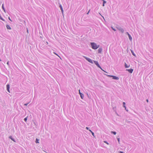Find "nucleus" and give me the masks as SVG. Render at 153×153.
Here are the masks:
<instances>
[{
	"mask_svg": "<svg viewBox=\"0 0 153 153\" xmlns=\"http://www.w3.org/2000/svg\"><path fill=\"white\" fill-rule=\"evenodd\" d=\"M90 45L91 46V48L94 50L97 49L100 47L99 45H97V44L95 42H91Z\"/></svg>",
	"mask_w": 153,
	"mask_h": 153,
	"instance_id": "nucleus-1",
	"label": "nucleus"
},
{
	"mask_svg": "<svg viewBox=\"0 0 153 153\" xmlns=\"http://www.w3.org/2000/svg\"><path fill=\"white\" fill-rule=\"evenodd\" d=\"M107 76L109 77H112V79H114L118 80L119 79V78L118 77L115 76L107 75Z\"/></svg>",
	"mask_w": 153,
	"mask_h": 153,
	"instance_id": "nucleus-2",
	"label": "nucleus"
},
{
	"mask_svg": "<svg viewBox=\"0 0 153 153\" xmlns=\"http://www.w3.org/2000/svg\"><path fill=\"white\" fill-rule=\"evenodd\" d=\"M83 57L85 58L87 61H88L89 62L91 63H93V61L92 59L89 58H88L85 56H83Z\"/></svg>",
	"mask_w": 153,
	"mask_h": 153,
	"instance_id": "nucleus-3",
	"label": "nucleus"
},
{
	"mask_svg": "<svg viewBox=\"0 0 153 153\" xmlns=\"http://www.w3.org/2000/svg\"><path fill=\"white\" fill-rule=\"evenodd\" d=\"M116 28L117 29L120 31V32H121L122 33H123L124 32V30L123 28H122L121 27L118 26L117 27H116Z\"/></svg>",
	"mask_w": 153,
	"mask_h": 153,
	"instance_id": "nucleus-4",
	"label": "nucleus"
},
{
	"mask_svg": "<svg viewBox=\"0 0 153 153\" xmlns=\"http://www.w3.org/2000/svg\"><path fill=\"white\" fill-rule=\"evenodd\" d=\"M93 61L94 62L95 64L97 66V67H98L99 68H100V69H101L102 70L101 67L100 66V65L99 64L97 61H94V60H93Z\"/></svg>",
	"mask_w": 153,
	"mask_h": 153,
	"instance_id": "nucleus-5",
	"label": "nucleus"
},
{
	"mask_svg": "<svg viewBox=\"0 0 153 153\" xmlns=\"http://www.w3.org/2000/svg\"><path fill=\"white\" fill-rule=\"evenodd\" d=\"M79 94L80 95V97H81V98L82 99H83V97H84V95H83V94L82 93L80 92V90H79Z\"/></svg>",
	"mask_w": 153,
	"mask_h": 153,
	"instance_id": "nucleus-6",
	"label": "nucleus"
},
{
	"mask_svg": "<svg viewBox=\"0 0 153 153\" xmlns=\"http://www.w3.org/2000/svg\"><path fill=\"white\" fill-rule=\"evenodd\" d=\"M126 71H128L130 73H132L133 71V69L131 68L130 69H127Z\"/></svg>",
	"mask_w": 153,
	"mask_h": 153,
	"instance_id": "nucleus-7",
	"label": "nucleus"
},
{
	"mask_svg": "<svg viewBox=\"0 0 153 153\" xmlns=\"http://www.w3.org/2000/svg\"><path fill=\"white\" fill-rule=\"evenodd\" d=\"M6 88H7V91L9 93H10V85L9 84H7L6 85Z\"/></svg>",
	"mask_w": 153,
	"mask_h": 153,
	"instance_id": "nucleus-8",
	"label": "nucleus"
},
{
	"mask_svg": "<svg viewBox=\"0 0 153 153\" xmlns=\"http://www.w3.org/2000/svg\"><path fill=\"white\" fill-rule=\"evenodd\" d=\"M9 138L10 139H11L12 141H13V142H16V140H15V139L14 138H13L11 136H10L9 137Z\"/></svg>",
	"mask_w": 153,
	"mask_h": 153,
	"instance_id": "nucleus-9",
	"label": "nucleus"
},
{
	"mask_svg": "<svg viewBox=\"0 0 153 153\" xmlns=\"http://www.w3.org/2000/svg\"><path fill=\"white\" fill-rule=\"evenodd\" d=\"M59 7L60 8V9L61 10V12H62V13H63L64 11H63V9L62 8V6L61 4H59Z\"/></svg>",
	"mask_w": 153,
	"mask_h": 153,
	"instance_id": "nucleus-10",
	"label": "nucleus"
},
{
	"mask_svg": "<svg viewBox=\"0 0 153 153\" xmlns=\"http://www.w3.org/2000/svg\"><path fill=\"white\" fill-rule=\"evenodd\" d=\"M98 53H101L102 51V48H99L98 49Z\"/></svg>",
	"mask_w": 153,
	"mask_h": 153,
	"instance_id": "nucleus-11",
	"label": "nucleus"
},
{
	"mask_svg": "<svg viewBox=\"0 0 153 153\" xmlns=\"http://www.w3.org/2000/svg\"><path fill=\"white\" fill-rule=\"evenodd\" d=\"M6 27L7 29H9V30L11 29V28L10 27V26L9 25H8L7 24L6 25Z\"/></svg>",
	"mask_w": 153,
	"mask_h": 153,
	"instance_id": "nucleus-12",
	"label": "nucleus"
},
{
	"mask_svg": "<svg viewBox=\"0 0 153 153\" xmlns=\"http://www.w3.org/2000/svg\"><path fill=\"white\" fill-rule=\"evenodd\" d=\"M130 66V65H128L125 62V68H128Z\"/></svg>",
	"mask_w": 153,
	"mask_h": 153,
	"instance_id": "nucleus-13",
	"label": "nucleus"
},
{
	"mask_svg": "<svg viewBox=\"0 0 153 153\" xmlns=\"http://www.w3.org/2000/svg\"><path fill=\"white\" fill-rule=\"evenodd\" d=\"M129 39L130 41H132V37L131 36L130 34L128 36Z\"/></svg>",
	"mask_w": 153,
	"mask_h": 153,
	"instance_id": "nucleus-14",
	"label": "nucleus"
},
{
	"mask_svg": "<svg viewBox=\"0 0 153 153\" xmlns=\"http://www.w3.org/2000/svg\"><path fill=\"white\" fill-rule=\"evenodd\" d=\"M89 131L91 133L92 135L95 137L94 133L91 130H89Z\"/></svg>",
	"mask_w": 153,
	"mask_h": 153,
	"instance_id": "nucleus-15",
	"label": "nucleus"
},
{
	"mask_svg": "<svg viewBox=\"0 0 153 153\" xmlns=\"http://www.w3.org/2000/svg\"><path fill=\"white\" fill-rule=\"evenodd\" d=\"M1 7H2V9L4 10V11L5 12V8H4V4H2Z\"/></svg>",
	"mask_w": 153,
	"mask_h": 153,
	"instance_id": "nucleus-16",
	"label": "nucleus"
},
{
	"mask_svg": "<svg viewBox=\"0 0 153 153\" xmlns=\"http://www.w3.org/2000/svg\"><path fill=\"white\" fill-rule=\"evenodd\" d=\"M131 53L132 54V55H133L134 56H136V55H135V54L134 53V52L132 50H131Z\"/></svg>",
	"mask_w": 153,
	"mask_h": 153,
	"instance_id": "nucleus-17",
	"label": "nucleus"
},
{
	"mask_svg": "<svg viewBox=\"0 0 153 153\" xmlns=\"http://www.w3.org/2000/svg\"><path fill=\"white\" fill-rule=\"evenodd\" d=\"M39 140L38 139V138H36V140L35 142L36 143H39Z\"/></svg>",
	"mask_w": 153,
	"mask_h": 153,
	"instance_id": "nucleus-18",
	"label": "nucleus"
},
{
	"mask_svg": "<svg viewBox=\"0 0 153 153\" xmlns=\"http://www.w3.org/2000/svg\"><path fill=\"white\" fill-rule=\"evenodd\" d=\"M111 134H113L114 135H116V132L115 131H111Z\"/></svg>",
	"mask_w": 153,
	"mask_h": 153,
	"instance_id": "nucleus-19",
	"label": "nucleus"
},
{
	"mask_svg": "<svg viewBox=\"0 0 153 153\" xmlns=\"http://www.w3.org/2000/svg\"><path fill=\"white\" fill-rule=\"evenodd\" d=\"M27 117H28L27 116L24 118V120L25 122H26V121L27 120Z\"/></svg>",
	"mask_w": 153,
	"mask_h": 153,
	"instance_id": "nucleus-20",
	"label": "nucleus"
},
{
	"mask_svg": "<svg viewBox=\"0 0 153 153\" xmlns=\"http://www.w3.org/2000/svg\"><path fill=\"white\" fill-rule=\"evenodd\" d=\"M117 141L119 143V144L120 143V138H117Z\"/></svg>",
	"mask_w": 153,
	"mask_h": 153,
	"instance_id": "nucleus-21",
	"label": "nucleus"
},
{
	"mask_svg": "<svg viewBox=\"0 0 153 153\" xmlns=\"http://www.w3.org/2000/svg\"><path fill=\"white\" fill-rule=\"evenodd\" d=\"M123 107L125 108V109L126 110V111H128V110H126V106L125 105H123Z\"/></svg>",
	"mask_w": 153,
	"mask_h": 153,
	"instance_id": "nucleus-22",
	"label": "nucleus"
},
{
	"mask_svg": "<svg viewBox=\"0 0 153 153\" xmlns=\"http://www.w3.org/2000/svg\"><path fill=\"white\" fill-rule=\"evenodd\" d=\"M104 143L107 144H109V143L107 142V141H104Z\"/></svg>",
	"mask_w": 153,
	"mask_h": 153,
	"instance_id": "nucleus-23",
	"label": "nucleus"
},
{
	"mask_svg": "<svg viewBox=\"0 0 153 153\" xmlns=\"http://www.w3.org/2000/svg\"><path fill=\"white\" fill-rule=\"evenodd\" d=\"M103 3L105 4V3H106V1H105L103 0Z\"/></svg>",
	"mask_w": 153,
	"mask_h": 153,
	"instance_id": "nucleus-24",
	"label": "nucleus"
},
{
	"mask_svg": "<svg viewBox=\"0 0 153 153\" xmlns=\"http://www.w3.org/2000/svg\"><path fill=\"white\" fill-rule=\"evenodd\" d=\"M125 34L126 35H127L128 36L130 34L128 32H126L125 33Z\"/></svg>",
	"mask_w": 153,
	"mask_h": 153,
	"instance_id": "nucleus-25",
	"label": "nucleus"
},
{
	"mask_svg": "<svg viewBox=\"0 0 153 153\" xmlns=\"http://www.w3.org/2000/svg\"><path fill=\"white\" fill-rule=\"evenodd\" d=\"M29 103H25V104L24 105H25V106H27L28 104Z\"/></svg>",
	"mask_w": 153,
	"mask_h": 153,
	"instance_id": "nucleus-26",
	"label": "nucleus"
},
{
	"mask_svg": "<svg viewBox=\"0 0 153 153\" xmlns=\"http://www.w3.org/2000/svg\"><path fill=\"white\" fill-rule=\"evenodd\" d=\"M7 64L8 65V66H9V61H8L7 62Z\"/></svg>",
	"mask_w": 153,
	"mask_h": 153,
	"instance_id": "nucleus-27",
	"label": "nucleus"
},
{
	"mask_svg": "<svg viewBox=\"0 0 153 153\" xmlns=\"http://www.w3.org/2000/svg\"><path fill=\"white\" fill-rule=\"evenodd\" d=\"M85 128L87 129V130H89V128L88 127H86Z\"/></svg>",
	"mask_w": 153,
	"mask_h": 153,
	"instance_id": "nucleus-28",
	"label": "nucleus"
},
{
	"mask_svg": "<svg viewBox=\"0 0 153 153\" xmlns=\"http://www.w3.org/2000/svg\"><path fill=\"white\" fill-rule=\"evenodd\" d=\"M119 153H124V152L122 151H120L119 152Z\"/></svg>",
	"mask_w": 153,
	"mask_h": 153,
	"instance_id": "nucleus-29",
	"label": "nucleus"
},
{
	"mask_svg": "<svg viewBox=\"0 0 153 153\" xmlns=\"http://www.w3.org/2000/svg\"><path fill=\"white\" fill-rule=\"evenodd\" d=\"M126 105V103L125 102H123V105Z\"/></svg>",
	"mask_w": 153,
	"mask_h": 153,
	"instance_id": "nucleus-30",
	"label": "nucleus"
},
{
	"mask_svg": "<svg viewBox=\"0 0 153 153\" xmlns=\"http://www.w3.org/2000/svg\"><path fill=\"white\" fill-rule=\"evenodd\" d=\"M90 10H89L88 11V12L87 13V14H89V13L90 12Z\"/></svg>",
	"mask_w": 153,
	"mask_h": 153,
	"instance_id": "nucleus-31",
	"label": "nucleus"
},
{
	"mask_svg": "<svg viewBox=\"0 0 153 153\" xmlns=\"http://www.w3.org/2000/svg\"><path fill=\"white\" fill-rule=\"evenodd\" d=\"M0 19H1V20H3V21H4V20L1 17Z\"/></svg>",
	"mask_w": 153,
	"mask_h": 153,
	"instance_id": "nucleus-32",
	"label": "nucleus"
},
{
	"mask_svg": "<svg viewBox=\"0 0 153 153\" xmlns=\"http://www.w3.org/2000/svg\"><path fill=\"white\" fill-rule=\"evenodd\" d=\"M8 19H9L10 21H12V20H11V19L10 18V17H8Z\"/></svg>",
	"mask_w": 153,
	"mask_h": 153,
	"instance_id": "nucleus-33",
	"label": "nucleus"
},
{
	"mask_svg": "<svg viewBox=\"0 0 153 153\" xmlns=\"http://www.w3.org/2000/svg\"><path fill=\"white\" fill-rule=\"evenodd\" d=\"M105 6V4L102 3V6Z\"/></svg>",
	"mask_w": 153,
	"mask_h": 153,
	"instance_id": "nucleus-34",
	"label": "nucleus"
},
{
	"mask_svg": "<svg viewBox=\"0 0 153 153\" xmlns=\"http://www.w3.org/2000/svg\"><path fill=\"white\" fill-rule=\"evenodd\" d=\"M113 30L114 31H115L116 30L114 29V28H113Z\"/></svg>",
	"mask_w": 153,
	"mask_h": 153,
	"instance_id": "nucleus-35",
	"label": "nucleus"
},
{
	"mask_svg": "<svg viewBox=\"0 0 153 153\" xmlns=\"http://www.w3.org/2000/svg\"><path fill=\"white\" fill-rule=\"evenodd\" d=\"M146 102H148L149 100H148L147 99H146Z\"/></svg>",
	"mask_w": 153,
	"mask_h": 153,
	"instance_id": "nucleus-36",
	"label": "nucleus"
},
{
	"mask_svg": "<svg viewBox=\"0 0 153 153\" xmlns=\"http://www.w3.org/2000/svg\"><path fill=\"white\" fill-rule=\"evenodd\" d=\"M55 53V54H56V55H57V56H58V55H57L56 53Z\"/></svg>",
	"mask_w": 153,
	"mask_h": 153,
	"instance_id": "nucleus-37",
	"label": "nucleus"
},
{
	"mask_svg": "<svg viewBox=\"0 0 153 153\" xmlns=\"http://www.w3.org/2000/svg\"><path fill=\"white\" fill-rule=\"evenodd\" d=\"M46 43H47V44H48V42H46Z\"/></svg>",
	"mask_w": 153,
	"mask_h": 153,
	"instance_id": "nucleus-38",
	"label": "nucleus"
},
{
	"mask_svg": "<svg viewBox=\"0 0 153 153\" xmlns=\"http://www.w3.org/2000/svg\"><path fill=\"white\" fill-rule=\"evenodd\" d=\"M0 61H1V59L0 58Z\"/></svg>",
	"mask_w": 153,
	"mask_h": 153,
	"instance_id": "nucleus-39",
	"label": "nucleus"
},
{
	"mask_svg": "<svg viewBox=\"0 0 153 153\" xmlns=\"http://www.w3.org/2000/svg\"><path fill=\"white\" fill-rule=\"evenodd\" d=\"M102 16V17L104 18V17H103V16Z\"/></svg>",
	"mask_w": 153,
	"mask_h": 153,
	"instance_id": "nucleus-40",
	"label": "nucleus"
}]
</instances>
